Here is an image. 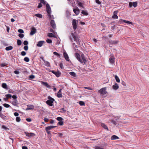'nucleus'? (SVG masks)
Segmentation results:
<instances>
[{"instance_id": "nucleus-1", "label": "nucleus", "mask_w": 149, "mask_h": 149, "mask_svg": "<svg viewBox=\"0 0 149 149\" xmlns=\"http://www.w3.org/2000/svg\"><path fill=\"white\" fill-rule=\"evenodd\" d=\"M75 56L77 59L82 64H84L86 62V61L84 55L83 54H82L81 55V56L82 59L80 58V56L78 53H76L75 54Z\"/></svg>"}, {"instance_id": "nucleus-2", "label": "nucleus", "mask_w": 149, "mask_h": 149, "mask_svg": "<svg viewBox=\"0 0 149 149\" xmlns=\"http://www.w3.org/2000/svg\"><path fill=\"white\" fill-rule=\"evenodd\" d=\"M48 100L46 101V104L50 106H52L53 103L54 101L55 100L54 99L51 97L50 96H48Z\"/></svg>"}, {"instance_id": "nucleus-3", "label": "nucleus", "mask_w": 149, "mask_h": 149, "mask_svg": "<svg viewBox=\"0 0 149 149\" xmlns=\"http://www.w3.org/2000/svg\"><path fill=\"white\" fill-rule=\"evenodd\" d=\"M106 87L102 88L98 91V93L102 95H104L107 93L106 91Z\"/></svg>"}, {"instance_id": "nucleus-4", "label": "nucleus", "mask_w": 149, "mask_h": 149, "mask_svg": "<svg viewBox=\"0 0 149 149\" xmlns=\"http://www.w3.org/2000/svg\"><path fill=\"white\" fill-rule=\"evenodd\" d=\"M71 35L74 39V40L76 41L77 43L79 45H80V43L79 40V38L77 35H75L73 33H71Z\"/></svg>"}, {"instance_id": "nucleus-5", "label": "nucleus", "mask_w": 149, "mask_h": 149, "mask_svg": "<svg viewBox=\"0 0 149 149\" xmlns=\"http://www.w3.org/2000/svg\"><path fill=\"white\" fill-rule=\"evenodd\" d=\"M72 25L73 29L74 30H76L77 28V20L76 19H74L72 20Z\"/></svg>"}, {"instance_id": "nucleus-6", "label": "nucleus", "mask_w": 149, "mask_h": 149, "mask_svg": "<svg viewBox=\"0 0 149 149\" xmlns=\"http://www.w3.org/2000/svg\"><path fill=\"white\" fill-rule=\"evenodd\" d=\"M129 6L130 8L132 7V6L134 7H136L137 6V3L136 2H130L129 3Z\"/></svg>"}, {"instance_id": "nucleus-7", "label": "nucleus", "mask_w": 149, "mask_h": 149, "mask_svg": "<svg viewBox=\"0 0 149 149\" xmlns=\"http://www.w3.org/2000/svg\"><path fill=\"white\" fill-rule=\"evenodd\" d=\"M36 32V30L34 27H32L31 29V31L30 34L31 35H33Z\"/></svg>"}, {"instance_id": "nucleus-8", "label": "nucleus", "mask_w": 149, "mask_h": 149, "mask_svg": "<svg viewBox=\"0 0 149 149\" xmlns=\"http://www.w3.org/2000/svg\"><path fill=\"white\" fill-rule=\"evenodd\" d=\"M50 25L54 29L56 27V25L54 20L52 19L50 22Z\"/></svg>"}, {"instance_id": "nucleus-9", "label": "nucleus", "mask_w": 149, "mask_h": 149, "mask_svg": "<svg viewBox=\"0 0 149 149\" xmlns=\"http://www.w3.org/2000/svg\"><path fill=\"white\" fill-rule=\"evenodd\" d=\"M73 11L77 15H78L80 13V10L77 8H73Z\"/></svg>"}, {"instance_id": "nucleus-10", "label": "nucleus", "mask_w": 149, "mask_h": 149, "mask_svg": "<svg viewBox=\"0 0 149 149\" xmlns=\"http://www.w3.org/2000/svg\"><path fill=\"white\" fill-rule=\"evenodd\" d=\"M46 10L47 13H48V16H49V18H52L51 15V11L50 7V8H46Z\"/></svg>"}, {"instance_id": "nucleus-11", "label": "nucleus", "mask_w": 149, "mask_h": 149, "mask_svg": "<svg viewBox=\"0 0 149 149\" xmlns=\"http://www.w3.org/2000/svg\"><path fill=\"white\" fill-rule=\"evenodd\" d=\"M25 133L26 136L29 137L30 136H35V134L33 133H28L25 132Z\"/></svg>"}, {"instance_id": "nucleus-12", "label": "nucleus", "mask_w": 149, "mask_h": 149, "mask_svg": "<svg viewBox=\"0 0 149 149\" xmlns=\"http://www.w3.org/2000/svg\"><path fill=\"white\" fill-rule=\"evenodd\" d=\"M45 42V41H39L37 43L36 45L38 47H42L43 43Z\"/></svg>"}, {"instance_id": "nucleus-13", "label": "nucleus", "mask_w": 149, "mask_h": 149, "mask_svg": "<svg viewBox=\"0 0 149 149\" xmlns=\"http://www.w3.org/2000/svg\"><path fill=\"white\" fill-rule=\"evenodd\" d=\"M109 43L111 44L116 45L118 43L119 41L118 40H109Z\"/></svg>"}, {"instance_id": "nucleus-14", "label": "nucleus", "mask_w": 149, "mask_h": 149, "mask_svg": "<svg viewBox=\"0 0 149 149\" xmlns=\"http://www.w3.org/2000/svg\"><path fill=\"white\" fill-rule=\"evenodd\" d=\"M118 11H115L113 12V15L112 16V17L113 19H118V16L117 15Z\"/></svg>"}, {"instance_id": "nucleus-15", "label": "nucleus", "mask_w": 149, "mask_h": 149, "mask_svg": "<svg viewBox=\"0 0 149 149\" xmlns=\"http://www.w3.org/2000/svg\"><path fill=\"white\" fill-rule=\"evenodd\" d=\"M14 106L18 107V101L17 100H14V101L12 102H10Z\"/></svg>"}, {"instance_id": "nucleus-16", "label": "nucleus", "mask_w": 149, "mask_h": 149, "mask_svg": "<svg viewBox=\"0 0 149 149\" xmlns=\"http://www.w3.org/2000/svg\"><path fill=\"white\" fill-rule=\"evenodd\" d=\"M63 56L65 59L67 61H70V60L66 52H64L63 53Z\"/></svg>"}, {"instance_id": "nucleus-17", "label": "nucleus", "mask_w": 149, "mask_h": 149, "mask_svg": "<svg viewBox=\"0 0 149 149\" xmlns=\"http://www.w3.org/2000/svg\"><path fill=\"white\" fill-rule=\"evenodd\" d=\"M115 58L113 56H112L109 59L110 63L111 64H113L115 62Z\"/></svg>"}, {"instance_id": "nucleus-18", "label": "nucleus", "mask_w": 149, "mask_h": 149, "mask_svg": "<svg viewBox=\"0 0 149 149\" xmlns=\"http://www.w3.org/2000/svg\"><path fill=\"white\" fill-rule=\"evenodd\" d=\"M112 88L114 90H117L119 88V86L118 84L117 83H116L113 86Z\"/></svg>"}, {"instance_id": "nucleus-19", "label": "nucleus", "mask_w": 149, "mask_h": 149, "mask_svg": "<svg viewBox=\"0 0 149 149\" xmlns=\"http://www.w3.org/2000/svg\"><path fill=\"white\" fill-rule=\"evenodd\" d=\"M101 125L105 129L107 130V131H108L109 130L108 127L104 123H101Z\"/></svg>"}, {"instance_id": "nucleus-20", "label": "nucleus", "mask_w": 149, "mask_h": 149, "mask_svg": "<svg viewBox=\"0 0 149 149\" xmlns=\"http://www.w3.org/2000/svg\"><path fill=\"white\" fill-rule=\"evenodd\" d=\"M54 74L57 77H58L60 76L61 74V73L59 71H58L57 72H56Z\"/></svg>"}, {"instance_id": "nucleus-21", "label": "nucleus", "mask_w": 149, "mask_h": 149, "mask_svg": "<svg viewBox=\"0 0 149 149\" xmlns=\"http://www.w3.org/2000/svg\"><path fill=\"white\" fill-rule=\"evenodd\" d=\"M0 116L4 120L7 119L6 116L1 113H0Z\"/></svg>"}, {"instance_id": "nucleus-22", "label": "nucleus", "mask_w": 149, "mask_h": 149, "mask_svg": "<svg viewBox=\"0 0 149 149\" xmlns=\"http://www.w3.org/2000/svg\"><path fill=\"white\" fill-rule=\"evenodd\" d=\"M42 84L47 88H49L50 87V86L49 85L47 82H42Z\"/></svg>"}, {"instance_id": "nucleus-23", "label": "nucleus", "mask_w": 149, "mask_h": 149, "mask_svg": "<svg viewBox=\"0 0 149 149\" xmlns=\"http://www.w3.org/2000/svg\"><path fill=\"white\" fill-rule=\"evenodd\" d=\"M118 139V137L115 135H113L111 138V139L112 140Z\"/></svg>"}, {"instance_id": "nucleus-24", "label": "nucleus", "mask_w": 149, "mask_h": 149, "mask_svg": "<svg viewBox=\"0 0 149 149\" xmlns=\"http://www.w3.org/2000/svg\"><path fill=\"white\" fill-rule=\"evenodd\" d=\"M2 87L6 89H8V88L7 87V86L6 83H3L2 84Z\"/></svg>"}, {"instance_id": "nucleus-25", "label": "nucleus", "mask_w": 149, "mask_h": 149, "mask_svg": "<svg viewBox=\"0 0 149 149\" xmlns=\"http://www.w3.org/2000/svg\"><path fill=\"white\" fill-rule=\"evenodd\" d=\"M34 107L33 105H31L29 107H27L26 109V110H32L34 109Z\"/></svg>"}, {"instance_id": "nucleus-26", "label": "nucleus", "mask_w": 149, "mask_h": 149, "mask_svg": "<svg viewBox=\"0 0 149 149\" xmlns=\"http://www.w3.org/2000/svg\"><path fill=\"white\" fill-rule=\"evenodd\" d=\"M56 126L54 125H52L50 126H48L46 127L47 128V130H50L52 128L56 127Z\"/></svg>"}, {"instance_id": "nucleus-27", "label": "nucleus", "mask_w": 149, "mask_h": 149, "mask_svg": "<svg viewBox=\"0 0 149 149\" xmlns=\"http://www.w3.org/2000/svg\"><path fill=\"white\" fill-rule=\"evenodd\" d=\"M48 37L50 38L55 37L56 36L52 33H49L48 34Z\"/></svg>"}, {"instance_id": "nucleus-28", "label": "nucleus", "mask_w": 149, "mask_h": 149, "mask_svg": "<svg viewBox=\"0 0 149 149\" xmlns=\"http://www.w3.org/2000/svg\"><path fill=\"white\" fill-rule=\"evenodd\" d=\"M13 47L11 46H9L6 48V50L7 51H9L13 49Z\"/></svg>"}, {"instance_id": "nucleus-29", "label": "nucleus", "mask_w": 149, "mask_h": 149, "mask_svg": "<svg viewBox=\"0 0 149 149\" xmlns=\"http://www.w3.org/2000/svg\"><path fill=\"white\" fill-rule=\"evenodd\" d=\"M115 77L116 81L118 83L120 82V80L118 76L116 75H115Z\"/></svg>"}, {"instance_id": "nucleus-30", "label": "nucleus", "mask_w": 149, "mask_h": 149, "mask_svg": "<svg viewBox=\"0 0 149 149\" xmlns=\"http://www.w3.org/2000/svg\"><path fill=\"white\" fill-rule=\"evenodd\" d=\"M69 74L74 77H76V73L74 72H70L69 73Z\"/></svg>"}, {"instance_id": "nucleus-31", "label": "nucleus", "mask_w": 149, "mask_h": 149, "mask_svg": "<svg viewBox=\"0 0 149 149\" xmlns=\"http://www.w3.org/2000/svg\"><path fill=\"white\" fill-rule=\"evenodd\" d=\"M35 16L40 18H42V15L39 14H36Z\"/></svg>"}, {"instance_id": "nucleus-32", "label": "nucleus", "mask_w": 149, "mask_h": 149, "mask_svg": "<svg viewBox=\"0 0 149 149\" xmlns=\"http://www.w3.org/2000/svg\"><path fill=\"white\" fill-rule=\"evenodd\" d=\"M81 13L83 15H88V13H87L86 11L85 10H83L81 12Z\"/></svg>"}, {"instance_id": "nucleus-33", "label": "nucleus", "mask_w": 149, "mask_h": 149, "mask_svg": "<svg viewBox=\"0 0 149 149\" xmlns=\"http://www.w3.org/2000/svg\"><path fill=\"white\" fill-rule=\"evenodd\" d=\"M57 96L58 98L62 97V93H59V92H58Z\"/></svg>"}, {"instance_id": "nucleus-34", "label": "nucleus", "mask_w": 149, "mask_h": 149, "mask_svg": "<svg viewBox=\"0 0 149 149\" xmlns=\"http://www.w3.org/2000/svg\"><path fill=\"white\" fill-rule=\"evenodd\" d=\"M22 44V41L20 40H17V44L18 45L20 46Z\"/></svg>"}, {"instance_id": "nucleus-35", "label": "nucleus", "mask_w": 149, "mask_h": 149, "mask_svg": "<svg viewBox=\"0 0 149 149\" xmlns=\"http://www.w3.org/2000/svg\"><path fill=\"white\" fill-rule=\"evenodd\" d=\"M46 41L47 43L49 44L51 43L52 42V40L49 39H47L46 40Z\"/></svg>"}, {"instance_id": "nucleus-36", "label": "nucleus", "mask_w": 149, "mask_h": 149, "mask_svg": "<svg viewBox=\"0 0 149 149\" xmlns=\"http://www.w3.org/2000/svg\"><path fill=\"white\" fill-rule=\"evenodd\" d=\"M77 3L79 6L83 8V5L82 3L79 1H77Z\"/></svg>"}, {"instance_id": "nucleus-37", "label": "nucleus", "mask_w": 149, "mask_h": 149, "mask_svg": "<svg viewBox=\"0 0 149 149\" xmlns=\"http://www.w3.org/2000/svg\"><path fill=\"white\" fill-rule=\"evenodd\" d=\"M79 103L81 106H84L85 104L84 102L82 101H79Z\"/></svg>"}, {"instance_id": "nucleus-38", "label": "nucleus", "mask_w": 149, "mask_h": 149, "mask_svg": "<svg viewBox=\"0 0 149 149\" xmlns=\"http://www.w3.org/2000/svg\"><path fill=\"white\" fill-rule=\"evenodd\" d=\"M24 60L26 62H29V59L28 57H25L24 58Z\"/></svg>"}, {"instance_id": "nucleus-39", "label": "nucleus", "mask_w": 149, "mask_h": 149, "mask_svg": "<svg viewBox=\"0 0 149 149\" xmlns=\"http://www.w3.org/2000/svg\"><path fill=\"white\" fill-rule=\"evenodd\" d=\"M124 21H125V20H123L122 19H120L119 21L118 22V24H120L121 23L124 22Z\"/></svg>"}, {"instance_id": "nucleus-40", "label": "nucleus", "mask_w": 149, "mask_h": 149, "mask_svg": "<svg viewBox=\"0 0 149 149\" xmlns=\"http://www.w3.org/2000/svg\"><path fill=\"white\" fill-rule=\"evenodd\" d=\"M3 106L6 108H8L10 107V106L7 104L5 103L3 104Z\"/></svg>"}, {"instance_id": "nucleus-41", "label": "nucleus", "mask_w": 149, "mask_h": 149, "mask_svg": "<svg viewBox=\"0 0 149 149\" xmlns=\"http://www.w3.org/2000/svg\"><path fill=\"white\" fill-rule=\"evenodd\" d=\"M124 21V22L128 24H132V22L129 21H126V20H125V21Z\"/></svg>"}, {"instance_id": "nucleus-42", "label": "nucleus", "mask_w": 149, "mask_h": 149, "mask_svg": "<svg viewBox=\"0 0 149 149\" xmlns=\"http://www.w3.org/2000/svg\"><path fill=\"white\" fill-rule=\"evenodd\" d=\"M5 96L8 98H11V97H12V95L10 94L5 95Z\"/></svg>"}, {"instance_id": "nucleus-43", "label": "nucleus", "mask_w": 149, "mask_h": 149, "mask_svg": "<svg viewBox=\"0 0 149 149\" xmlns=\"http://www.w3.org/2000/svg\"><path fill=\"white\" fill-rule=\"evenodd\" d=\"M56 119L57 120L60 121H62L63 120V118L61 117H58L56 118Z\"/></svg>"}, {"instance_id": "nucleus-44", "label": "nucleus", "mask_w": 149, "mask_h": 149, "mask_svg": "<svg viewBox=\"0 0 149 149\" xmlns=\"http://www.w3.org/2000/svg\"><path fill=\"white\" fill-rule=\"evenodd\" d=\"M18 36L21 38H22L24 37V35L22 33H19L18 35Z\"/></svg>"}, {"instance_id": "nucleus-45", "label": "nucleus", "mask_w": 149, "mask_h": 149, "mask_svg": "<svg viewBox=\"0 0 149 149\" xmlns=\"http://www.w3.org/2000/svg\"><path fill=\"white\" fill-rule=\"evenodd\" d=\"M2 127L3 129H4L6 130H9V129L8 128H7L4 125H2Z\"/></svg>"}, {"instance_id": "nucleus-46", "label": "nucleus", "mask_w": 149, "mask_h": 149, "mask_svg": "<svg viewBox=\"0 0 149 149\" xmlns=\"http://www.w3.org/2000/svg\"><path fill=\"white\" fill-rule=\"evenodd\" d=\"M45 64L46 66H48V67L50 66V64L49 62L47 61L45 63Z\"/></svg>"}, {"instance_id": "nucleus-47", "label": "nucleus", "mask_w": 149, "mask_h": 149, "mask_svg": "<svg viewBox=\"0 0 149 149\" xmlns=\"http://www.w3.org/2000/svg\"><path fill=\"white\" fill-rule=\"evenodd\" d=\"M18 31L20 33H24V31L22 29H18Z\"/></svg>"}, {"instance_id": "nucleus-48", "label": "nucleus", "mask_w": 149, "mask_h": 149, "mask_svg": "<svg viewBox=\"0 0 149 149\" xmlns=\"http://www.w3.org/2000/svg\"><path fill=\"white\" fill-rule=\"evenodd\" d=\"M63 124V122L62 121H59L58 123V124L60 125H62Z\"/></svg>"}, {"instance_id": "nucleus-49", "label": "nucleus", "mask_w": 149, "mask_h": 149, "mask_svg": "<svg viewBox=\"0 0 149 149\" xmlns=\"http://www.w3.org/2000/svg\"><path fill=\"white\" fill-rule=\"evenodd\" d=\"M49 130H47V128L46 127L45 128V130L46 132L47 133V134H50L51 135V134L50 133V131H49Z\"/></svg>"}, {"instance_id": "nucleus-50", "label": "nucleus", "mask_w": 149, "mask_h": 149, "mask_svg": "<svg viewBox=\"0 0 149 149\" xmlns=\"http://www.w3.org/2000/svg\"><path fill=\"white\" fill-rule=\"evenodd\" d=\"M21 54L22 56H24L26 55V53L25 52L23 51L21 52Z\"/></svg>"}, {"instance_id": "nucleus-51", "label": "nucleus", "mask_w": 149, "mask_h": 149, "mask_svg": "<svg viewBox=\"0 0 149 149\" xmlns=\"http://www.w3.org/2000/svg\"><path fill=\"white\" fill-rule=\"evenodd\" d=\"M21 119L19 117H17L16 118V120L17 122H19L20 121Z\"/></svg>"}, {"instance_id": "nucleus-52", "label": "nucleus", "mask_w": 149, "mask_h": 149, "mask_svg": "<svg viewBox=\"0 0 149 149\" xmlns=\"http://www.w3.org/2000/svg\"><path fill=\"white\" fill-rule=\"evenodd\" d=\"M24 49L26 51H27L28 49V47L27 45H25L24 47Z\"/></svg>"}, {"instance_id": "nucleus-53", "label": "nucleus", "mask_w": 149, "mask_h": 149, "mask_svg": "<svg viewBox=\"0 0 149 149\" xmlns=\"http://www.w3.org/2000/svg\"><path fill=\"white\" fill-rule=\"evenodd\" d=\"M23 44H24V45H27L28 44V42L27 41L25 40L24 41V42H23Z\"/></svg>"}, {"instance_id": "nucleus-54", "label": "nucleus", "mask_w": 149, "mask_h": 149, "mask_svg": "<svg viewBox=\"0 0 149 149\" xmlns=\"http://www.w3.org/2000/svg\"><path fill=\"white\" fill-rule=\"evenodd\" d=\"M59 66L61 68L63 69V66L62 63H60Z\"/></svg>"}, {"instance_id": "nucleus-55", "label": "nucleus", "mask_w": 149, "mask_h": 149, "mask_svg": "<svg viewBox=\"0 0 149 149\" xmlns=\"http://www.w3.org/2000/svg\"><path fill=\"white\" fill-rule=\"evenodd\" d=\"M35 76L33 75H30L29 77V78L31 79H34L35 78Z\"/></svg>"}, {"instance_id": "nucleus-56", "label": "nucleus", "mask_w": 149, "mask_h": 149, "mask_svg": "<svg viewBox=\"0 0 149 149\" xmlns=\"http://www.w3.org/2000/svg\"><path fill=\"white\" fill-rule=\"evenodd\" d=\"M53 54L58 56H60V55L58 53L56 52H53Z\"/></svg>"}, {"instance_id": "nucleus-57", "label": "nucleus", "mask_w": 149, "mask_h": 149, "mask_svg": "<svg viewBox=\"0 0 149 149\" xmlns=\"http://www.w3.org/2000/svg\"><path fill=\"white\" fill-rule=\"evenodd\" d=\"M121 84L124 86H126V84L123 81H121Z\"/></svg>"}, {"instance_id": "nucleus-58", "label": "nucleus", "mask_w": 149, "mask_h": 149, "mask_svg": "<svg viewBox=\"0 0 149 149\" xmlns=\"http://www.w3.org/2000/svg\"><path fill=\"white\" fill-rule=\"evenodd\" d=\"M111 122L114 125H116L117 124V123L116 121H115L113 120H112Z\"/></svg>"}, {"instance_id": "nucleus-59", "label": "nucleus", "mask_w": 149, "mask_h": 149, "mask_svg": "<svg viewBox=\"0 0 149 149\" xmlns=\"http://www.w3.org/2000/svg\"><path fill=\"white\" fill-rule=\"evenodd\" d=\"M6 65V63H2L1 64V65H0L2 67L5 66Z\"/></svg>"}, {"instance_id": "nucleus-60", "label": "nucleus", "mask_w": 149, "mask_h": 149, "mask_svg": "<svg viewBox=\"0 0 149 149\" xmlns=\"http://www.w3.org/2000/svg\"><path fill=\"white\" fill-rule=\"evenodd\" d=\"M14 73L15 74H19L20 72L19 71H17V70H15L14 71Z\"/></svg>"}, {"instance_id": "nucleus-61", "label": "nucleus", "mask_w": 149, "mask_h": 149, "mask_svg": "<svg viewBox=\"0 0 149 149\" xmlns=\"http://www.w3.org/2000/svg\"><path fill=\"white\" fill-rule=\"evenodd\" d=\"M95 2L97 3L100 4H101V2L99 1V0H95Z\"/></svg>"}, {"instance_id": "nucleus-62", "label": "nucleus", "mask_w": 149, "mask_h": 149, "mask_svg": "<svg viewBox=\"0 0 149 149\" xmlns=\"http://www.w3.org/2000/svg\"><path fill=\"white\" fill-rule=\"evenodd\" d=\"M12 97L13 99H14V100H17V96L16 95H13Z\"/></svg>"}, {"instance_id": "nucleus-63", "label": "nucleus", "mask_w": 149, "mask_h": 149, "mask_svg": "<svg viewBox=\"0 0 149 149\" xmlns=\"http://www.w3.org/2000/svg\"><path fill=\"white\" fill-rule=\"evenodd\" d=\"M42 6V5L41 3H39L38 5V8H40Z\"/></svg>"}, {"instance_id": "nucleus-64", "label": "nucleus", "mask_w": 149, "mask_h": 149, "mask_svg": "<svg viewBox=\"0 0 149 149\" xmlns=\"http://www.w3.org/2000/svg\"><path fill=\"white\" fill-rule=\"evenodd\" d=\"M44 120L45 122H48V119L47 118H45L44 119Z\"/></svg>"}]
</instances>
